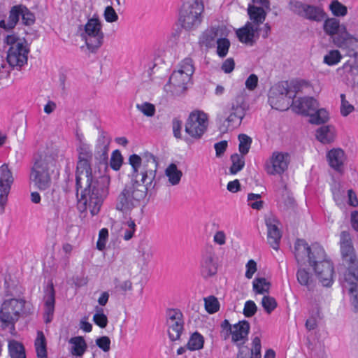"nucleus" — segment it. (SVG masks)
Segmentation results:
<instances>
[{
  "label": "nucleus",
  "instance_id": "obj_19",
  "mask_svg": "<svg viewBox=\"0 0 358 358\" xmlns=\"http://www.w3.org/2000/svg\"><path fill=\"white\" fill-rule=\"evenodd\" d=\"M14 178L7 164L0 166V213H3L8 202V196Z\"/></svg>",
  "mask_w": 358,
  "mask_h": 358
},
{
  "label": "nucleus",
  "instance_id": "obj_36",
  "mask_svg": "<svg viewBox=\"0 0 358 358\" xmlns=\"http://www.w3.org/2000/svg\"><path fill=\"white\" fill-rule=\"evenodd\" d=\"M169 183L172 186L178 185L181 180L182 172L175 164H169L164 171Z\"/></svg>",
  "mask_w": 358,
  "mask_h": 358
},
{
  "label": "nucleus",
  "instance_id": "obj_49",
  "mask_svg": "<svg viewBox=\"0 0 358 358\" xmlns=\"http://www.w3.org/2000/svg\"><path fill=\"white\" fill-rule=\"evenodd\" d=\"M231 159L232 162V165L230 169L231 173L233 174H236L244 167V157L242 155H240L238 154H234L231 155Z\"/></svg>",
  "mask_w": 358,
  "mask_h": 358
},
{
  "label": "nucleus",
  "instance_id": "obj_58",
  "mask_svg": "<svg viewBox=\"0 0 358 358\" xmlns=\"http://www.w3.org/2000/svg\"><path fill=\"white\" fill-rule=\"evenodd\" d=\"M306 3L298 0H290L289 1V9L294 13L302 17Z\"/></svg>",
  "mask_w": 358,
  "mask_h": 358
},
{
  "label": "nucleus",
  "instance_id": "obj_10",
  "mask_svg": "<svg viewBox=\"0 0 358 358\" xmlns=\"http://www.w3.org/2000/svg\"><path fill=\"white\" fill-rule=\"evenodd\" d=\"M203 6L198 0L185 2L180 11L179 21L183 28L192 30L197 28L202 21Z\"/></svg>",
  "mask_w": 358,
  "mask_h": 358
},
{
  "label": "nucleus",
  "instance_id": "obj_37",
  "mask_svg": "<svg viewBox=\"0 0 358 358\" xmlns=\"http://www.w3.org/2000/svg\"><path fill=\"white\" fill-rule=\"evenodd\" d=\"M271 282L264 277H256L252 281V290L256 294H268Z\"/></svg>",
  "mask_w": 358,
  "mask_h": 358
},
{
  "label": "nucleus",
  "instance_id": "obj_48",
  "mask_svg": "<svg viewBox=\"0 0 358 358\" xmlns=\"http://www.w3.org/2000/svg\"><path fill=\"white\" fill-rule=\"evenodd\" d=\"M136 107L139 112L148 117L154 116L156 112L155 105L147 101L137 103Z\"/></svg>",
  "mask_w": 358,
  "mask_h": 358
},
{
  "label": "nucleus",
  "instance_id": "obj_31",
  "mask_svg": "<svg viewBox=\"0 0 358 358\" xmlns=\"http://www.w3.org/2000/svg\"><path fill=\"white\" fill-rule=\"evenodd\" d=\"M337 137V131L332 124L323 125L315 131L316 139L322 144H330L335 141Z\"/></svg>",
  "mask_w": 358,
  "mask_h": 358
},
{
  "label": "nucleus",
  "instance_id": "obj_34",
  "mask_svg": "<svg viewBox=\"0 0 358 358\" xmlns=\"http://www.w3.org/2000/svg\"><path fill=\"white\" fill-rule=\"evenodd\" d=\"M69 344L71 345L70 352L76 357H82L87 348L85 339L81 336L71 338L69 340Z\"/></svg>",
  "mask_w": 358,
  "mask_h": 358
},
{
  "label": "nucleus",
  "instance_id": "obj_62",
  "mask_svg": "<svg viewBox=\"0 0 358 358\" xmlns=\"http://www.w3.org/2000/svg\"><path fill=\"white\" fill-rule=\"evenodd\" d=\"M257 310V306L253 301L248 300L245 303L243 314L247 317L253 316Z\"/></svg>",
  "mask_w": 358,
  "mask_h": 358
},
{
  "label": "nucleus",
  "instance_id": "obj_12",
  "mask_svg": "<svg viewBox=\"0 0 358 358\" xmlns=\"http://www.w3.org/2000/svg\"><path fill=\"white\" fill-rule=\"evenodd\" d=\"M81 37L87 49L91 52H96L103 43L104 34L101 21L95 17L89 19L84 26Z\"/></svg>",
  "mask_w": 358,
  "mask_h": 358
},
{
  "label": "nucleus",
  "instance_id": "obj_47",
  "mask_svg": "<svg viewBox=\"0 0 358 358\" xmlns=\"http://www.w3.org/2000/svg\"><path fill=\"white\" fill-rule=\"evenodd\" d=\"M217 53L220 57H225L230 47L229 41L225 37L222 36L217 39Z\"/></svg>",
  "mask_w": 358,
  "mask_h": 358
},
{
  "label": "nucleus",
  "instance_id": "obj_38",
  "mask_svg": "<svg viewBox=\"0 0 358 358\" xmlns=\"http://www.w3.org/2000/svg\"><path fill=\"white\" fill-rule=\"evenodd\" d=\"M35 350L38 358H48L46 339L42 331L37 332V336L34 342Z\"/></svg>",
  "mask_w": 358,
  "mask_h": 358
},
{
  "label": "nucleus",
  "instance_id": "obj_46",
  "mask_svg": "<svg viewBox=\"0 0 358 358\" xmlns=\"http://www.w3.org/2000/svg\"><path fill=\"white\" fill-rule=\"evenodd\" d=\"M94 310L95 313L93 316L94 322L99 327L105 328L108 324V317L104 313L103 309L96 306Z\"/></svg>",
  "mask_w": 358,
  "mask_h": 358
},
{
  "label": "nucleus",
  "instance_id": "obj_13",
  "mask_svg": "<svg viewBox=\"0 0 358 358\" xmlns=\"http://www.w3.org/2000/svg\"><path fill=\"white\" fill-rule=\"evenodd\" d=\"M294 256L299 264L308 263L310 265L317 259H322L325 252L318 245L310 246L306 241L298 239L294 243Z\"/></svg>",
  "mask_w": 358,
  "mask_h": 358
},
{
  "label": "nucleus",
  "instance_id": "obj_56",
  "mask_svg": "<svg viewBox=\"0 0 358 358\" xmlns=\"http://www.w3.org/2000/svg\"><path fill=\"white\" fill-rule=\"evenodd\" d=\"M123 162V157L120 153V152L117 150H114L112 152L110 160V167L115 170L118 171L121 168Z\"/></svg>",
  "mask_w": 358,
  "mask_h": 358
},
{
  "label": "nucleus",
  "instance_id": "obj_33",
  "mask_svg": "<svg viewBox=\"0 0 358 358\" xmlns=\"http://www.w3.org/2000/svg\"><path fill=\"white\" fill-rule=\"evenodd\" d=\"M302 17L309 20L320 22L326 17V13L320 6L306 3Z\"/></svg>",
  "mask_w": 358,
  "mask_h": 358
},
{
  "label": "nucleus",
  "instance_id": "obj_24",
  "mask_svg": "<svg viewBox=\"0 0 358 358\" xmlns=\"http://www.w3.org/2000/svg\"><path fill=\"white\" fill-rule=\"evenodd\" d=\"M236 34L241 43L252 45L259 38V28L247 22L244 27L236 30Z\"/></svg>",
  "mask_w": 358,
  "mask_h": 358
},
{
  "label": "nucleus",
  "instance_id": "obj_4",
  "mask_svg": "<svg viewBox=\"0 0 358 358\" xmlns=\"http://www.w3.org/2000/svg\"><path fill=\"white\" fill-rule=\"evenodd\" d=\"M147 195V188L140 184H128L118 194L115 208L125 215H131L134 210L139 208Z\"/></svg>",
  "mask_w": 358,
  "mask_h": 358
},
{
  "label": "nucleus",
  "instance_id": "obj_42",
  "mask_svg": "<svg viewBox=\"0 0 358 358\" xmlns=\"http://www.w3.org/2000/svg\"><path fill=\"white\" fill-rule=\"evenodd\" d=\"M8 350L11 358H26L24 346L16 341H10Z\"/></svg>",
  "mask_w": 358,
  "mask_h": 358
},
{
  "label": "nucleus",
  "instance_id": "obj_61",
  "mask_svg": "<svg viewBox=\"0 0 358 358\" xmlns=\"http://www.w3.org/2000/svg\"><path fill=\"white\" fill-rule=\"evenodd\" d=\"M332 194L336 205L342 208L345 202L344 191L341 190L339 187H334L332 188Z\"/></svg>",
  "mask_w": 358,
  "mask_h": 358
},
{
  "label": "nucleus",
  "instance_id": "obj_18",
  "mask_svg": "<svg viewBox=\"0 0 358 358\" xmlns=\"http://www.w3.org/2000/svg\"><path fill=\"white\" fill-rule=\"evenodd\" d=\"M271 10L269 0H252V3L248 6V15L250 18L249 23L259 26L266 20L268 12Z\"/></svg>",
  "mask_w": 358,
  "mask_h": 358
},
{
  "label": "nucleus",
  "instance_id": "obj_15",
  "mask_svg": "<svg viewBox=\"0 0 358 358\" xmlns=\"http://www.w3.org/2000/svg\"><path fill=\"white\" fill-rule=\"evenodd\" d=\"M324 257L317 259L310 266L319 282L324 287H331L335 278L334 267L332 262Z\"/></svg>",
  "mask_w": 358,
  "mask_h": 358
},
{
  "label": "nucleus",
  "instance_id": "obj_25",
  "mask_svg": "<svg viewBox=\"0 0 358 358\" xmlns=\"http://www.w3.org/2000/svg\"><path fill=\"white\" fill-rule=\"evenodd\" d=\"M250 328V324L247 321H241L230 326L229 330L231 336V341L238 346L245 344L248 341Z\"/></svg>",
  "mask_w": 358,
  "mask_h": 358
},
{
  "label": "nucleus",
  "instance_id": "obj_9",
  "mask_svg": "<svg viewBox=\"0 0 358 358\" xmlns=\"http://www.w3.org/2000/svg\"><path fill=\"white\" fill-rule=\"evenodd\" d=\"M248 109V106L244 97L237 96L224 109L220 121H222V124L226 129H235L241 124Z\"/></svg>",
  "mask_w": 358,
  "mask_h": 358
},
{
  "label": "nucleus",
  "instance_id": "obj_5",
  "mask_svg": "<svg viewBox=\"0 0 358 358\" xmlns=\"http://www.w3.org/2000/svg\"><path fill=\"white\" fill-rule=\"evenodd\" d=\"M5 43L8 46L6 59L10 66L20 69L27 64L29 45L24 37L17 34L7 35Z\"/></svg>",
  "mask_w": 358,
  "mask_h": 358
},
{
  "label": "nucleus",
  "instance_id": "obj_17",
  "mask_svg": "<svg viewBox=\"0 0 358 358\" xmlns=\"http://www.w3.org/2000/svg\"><path fill=\"white\" fill-rule=\"evenodd\" d=\"M344 293L348 296L350 304L358 311V268L354 272H345L342 282Z\"/></svg>",
  "mask_w": 358,
  "mask_h": 358
},
{
  "label": "nucleus",
  "instance_id": "obj_57",
  "mask_svg": "<svg viewBox=\"0 0 358 358\" xmlns=\"http://www.w3.org/2000/svg\"><path fill=\"white\" fill-rule=\"evenodd\" d=\"M262 306L264 310L268 313H271L277 307L275 299L270 296H264L262 300Z\"/></svg>",
  "mask_w": 358,
  "mask_h": 358
},
{
  "label": "nucleus",
  "instance_id": "obj_43",
  "mask_svg": "<svg viewBox=\"0 0 358 358\" xmlns=\"http://www.w3.org/2000/svg\"><path fill=\"white\" fill-rule=\"evenodd\" d=\"M310 116V122L316 124L324 123L329 120V113L324 108H317Z\"/></svg>",
  "mask_w": 358,
  "mask_h": 358
},
{
  "label": "nucleus",
  "instance_id": "obj_26",
  "mask_svg": "<svg viewBox=\"0 0 358 358\" xmlns=\"http://www.w3.org/2000/svg\"><path fill=\"white\" fill-rule=\"evenodd\" d=\"M200 270L202 276L204 278H209L217 273V259L214 253L208 252L202 255Z\"/></svg>",
  "mask_w": 358,
  "mask_h": 358
},
{
  "label": "nucleus",
  "instance_id": "obj_51",
  "mask_svg": "<svg viewBox=\"0 0 358 358\" xmlns=\"http://www.w3.org/2000/svg\"><path fill=\"white\" fill-rule=\"evenodd\" d=\"M239 141V152L242 155H246L250 148L252 143V138L246 134H240L238 136Z\"/></svg>",
  "mask_w": 358,
  "mask_h": 358
},
{
  "label": "nucleus",
  "instance_id": "obj_55",
  "mask_svg": "<svg viewBox=\"0 0 358 358\" xmlns=\"http://www.w3.org/2000/svg\"><path fill=\"white\" fill-rule=\"evenodd\" d=\"M342 68L348 72L352 80L355 82L358 77V62L348 61L343 64Z\"/></svg>",
  "mask_w": 358,
  "mask_h": 358
},
{
  "label": "nucleus",
  "instance_id": "obj_28",
  "mask_svg": "<svg viewBox=\"0 0 358 358\" xmlns=\"http://www.w3.org/2000/svg\"><path fill=\"white\" fill-rule=\"evenodd\" d=\"M44 301V320L46 323L52 321L55 303V292L53 284L50 282L45 289Z\"/></svg>",
  "mask_w": 358,
  "mask_h": 358
},
{
  "label": "nucleus",
  "instance_id": "obj_40",
  "mask_svg": "<svg viewBox=\"0 0 358 358\" xmlns=\"http://www.w3.org/2000/svg\"><path fill=\"white\" fill-rule=\"evenodd\" d=\"M343 59L341 51L338 49H331L328 50L323 57V63L329 66H336L339 64Z\"/></svg>",
  "mask_w": 358,
  "mask_h": 358
},
{
  "label": "nucleus",
  "instance_id": "obj_35",
  "mask_svg": "<svg viewBox=\"0 0 358 358\" xmlns=\"http://www.w3.org/2000/svg\"><path fill=\"white\" fill-rule=\"evenodd\" d=\"M20 6H14L11 8L8 17L6 20L0 21V27L4 29H13L19 21L20 18Z\"/></svg>",
  "mask_w": 358,
  "mask_h": 358
},
{
  "label": "nucleus",
  "instance_id": "obj_20",
  "mask_svg": "<svg viewBox=\"0 0 358 358\" xmlns=\"http://www.w3.org/2000/svg\"><path fill=\"white\" fill-rule=\"evenodd\" d=\"M168 334L171 341L180 338L183 331L184 320L182 313L177 309H170L166 313Z\"/></svg>",
  "mask_w": 358,
  "mask_h": 358
},
{
  "label": "nucleus",
  "instance_id": "obj_29",
  "mask_svg": "<svg viewBox=\"0 0 358 358\" xmlns=\"http://www.w3.org/2000/svg\"><path fill=\"white\" fill-rule=\"evenodd\" d=\"M110 138L105 132H100L95 145V156L100 162H106L108 159V153Z\"/></svg>",
  "mask_w": 358,
  "mask_h": 358
},
{
  "label": "nucleus",
  "instance_id": "obj_21",
  "mask_svg": "<svg viewBox=\"0 0 358 358\" xmlns=\"http://www.w3.org/2000/svg\"><path fill=\"white\" fill-rule=\"evenodd\" d=\"M129 164L131 166V177L157 166L154 156L150 154L142 157L133 154L129 157Z\"/></svg>",
  "mask_w": 358,
  "mask_h": 358
},
{
  "label": "nucleus",
  "instance_id": "obj_6",
  "mask_svg": "<svg viewBox=\"0 0 358 358\" xmlns=\"http://www.w3.org/2000/svg\"><path fill=\"white\" fill-rule=\"evenodd\" d=\"M194 72L192 59L189 57L184 59L172 73L169 84L165 85V90L175 95L183 93L190 85Z\"/></svg>",
  "mask_w": 358,
  "mask_h": 358
},
{
  "label": "nucleus",
  "instance_id": "obj_64",
  "mask_svg": "<svg viewBox=\"0 0 358 358\" xmlns=\"http://www.w3.org/2000/svg\"><path fill=\"white\" fill-rule=\"evenodd\" d=\"M96 345L104 352L110 350V341L107 336H102L96 339Z\"/></svg>",
  "mask_w": 358,
  "mask_h": 358
},
{
  "label": "nucleus",
  "instance_id": "obj_59",
  "mask_svg": "<svg viewBox=\"0 0 358 358\" xmlns=\"http://www.w3.org/2000/svg\"><path fill=\"white\" fill-rule=\"evenodd\" d=\"M108 231L106 228H103L99 231V238L96 243V248L99 250L102 251L106 248L108 241Z\"/></svg>",
  "mask_w": 358,
  "mask_h": 358
},
{
  "label": "nucleus",
  "instance_id": "obj_8",
  "mask_svg": "<svg viewBox=\"0 0 358 358\" xmlns=\"http://www.w3.org/2000/svg\"><path fill=\"white\" fill-rule=\"evenodd\" d=\"M286 85L281 83L271 88L268 94V103L273 108L286 110L292 104L293 99L296 97V89L299 90V89L310 88V85L304 81L294 86V90L291 88L287 89Z\"/></svg>",
  "mask_w": 358,
  "mask_h": 358
},
{
  "label": "nucleus",
  "instance_id": "obj_50",
  "mask_svg": "<svg viewBox=\"0 0 358 358\" xmlns=\"http://www.w3.org/2000/svg\"><path fill=\"white\" fill-rule=\"evenodd\" d=\"M20 6V16L22 17V20L24 24L30 26L35 22V16L27 7L22 5Z\"/></svg>",
  "mask_w": 358,
  "mask_h": 358
},
{
  "label": "nucleus",
  "instance_id": "obj_2",
  "mask_svg": "<svg viewBox=\"0 0 358 358\" xmlns=\"http://www.w3.org/2000/svg\"><path fill=\"white\" fill-rule=\"evenodd\" d=\"M329 10L334 17H327L324 21V32L331 38L336 47L345 51L348 56L356 57L358 55V38L350 33L346 24L337 18L348 15L347 6L338 0H332L329 4Z\"/></svg>",
  "mask_w": 358,
  "mask_h": 358
},
{
  "label": "nucleus",
  "instance_id": "obj_23",
  "mask_svg": "<svg viewBox=\"0 0 358 358\" xmlns=\"http://www.w3.org/2000/svg\"><path fill=\"white\" fill-rule=\"evenodd\" d=\"M227 36L226 28L224 27H210L205 30L199 38V44L207 48L215 46L217 39Z\"/></svg>",
  "mask_w": 358,
  "mask_h": 358
},
{
  "label": "nucleus",
  "instance_id": "obj_45",
  "mask_svg": "<svg viewBox=\"0 0 358 358\" xmlns=\"http://www.w3.org/2000/svg\"><path fill=\"white\" fill-rule=\"evenodd\" d=\"M136 224L134 220H129L124 222L121 227V236L125 241L130 240L135 231H136Z\"/></svg>",
  "mask_w": 358,
  "mask_h": 358
},
{
  "label": "nucleus",
  "instance_id": "obj_7",
  "mask_svg": "<svg viewBox=\"0 0 358 358\" xmlns=\"http://www.w3.org/2000/svg\"><path fill=\"white\" fill-rule=\"evenodd\" d=\"M25 303L21 298L3 299L0 304V327L14 331L16 322L24 313Z\"/></svg>",
  "mask_w": 358,
  "mask_h": 358
},
{
  "label": "nucleus",
  "instance_id": "obj_54",
  "mask_svg": "<svg viewBox=\"0 0 358 358\" xmlns=\"http://www.w3.org/2000/svg\"><path fill=\"white\" fill-rule=\"evenodd\" d=\"M250 357L251 358H261V338L259 336H254L252 340Z\"/></svg>",
  "mask_w": 358,
  "mask_h": 358
},
{
  "label": "nucleus",
  "instance_id": "obj_52",
  "mask_svg": "<svg viewBox=\"0 0 358 358\" xmlns=\"http://www.w3.org/2000/svg\"><path fill=\"white\" fill-rule=\"evenodd\" d=\"M205 302V308L206 310L210 313L213 314L219 310L220 308V303L216 297L214 296H210L204 299Z\"/></svg>",
  "mask_w": 358,
  "mask_h": 358
},
{
  "label": "nucleus",
  "instance_id": "obj_63",
  "mask_svg": "<svg viewBox=\"0 0 358 358\" xmlns=\"http://www.w3.org/2000/svg\"><path fill=\"white\" fill-rule=\"evenodd\" d=\"M104 18L108 22H115L118 20V15L114 8L108 6L105 8L103 13Z\"/></svg>",
  "mask_w": 358,
  "mask_h": 358
},
{
  "label": "nucleus",
  "instance_id": "obj_30",
  "mask_svg": "<svg viewBox=\"0 0 358 358\" xmlns=\"http://www.w3.org/2000/svg\"><path fill=\"white\" fill-rule=\"evenodd\" d=\"M267 227L268 241L274 250L278 249L281 233L279 229V222L275 218H268L266 221Z\"/></svg>",
  "mask_w": 358,
  "mask_h": 358
},
{
  "label": "nucleus",
  "instance_id": "obj_14",
  "mask_svg": "<svg viewBox=\"0 0 358 358\" xmlns=\"http://www.w3.org/2000/svg\"><path fill=\"white\" fill-rule=\"evenodd\" d=\"M290 163V155L287 152L274 151L264 164V169L270 176L283 174Z\"/></svg>",
  "mask_w": 358,
  "mask_h": 358
},
{
  "label": "nucleus",
  "instance_id": "obj_39",
  "mask_svg": "<svg viewBox=\"0 0 358 358\" xmlns=\"http://www.w3.org/2000/svg\"><path fill=\"white\" fill-rule=\"evenodd\" d=\"M296 278L298 282L306 287L308 289H311L315 286V281L313 276L305 268H299L296 272Z\"/></svg>",
  "mask_w": 358,
  "mask_h": 358
},
{
  "label": "nucleus",
  "instance_id": "obj_22",
  "mask_svg": "<svg viewBox=\"0 0 358 358\" xmlns=\"http://www.w3.org/2000/svg\"><path fill=\"white\" fill-rule=\"evenodd\" d=\"M329 166L338 173H343L348 159L345 152L341 148H334L326 154Z\"/></svg>",
  "mask_w": 358,
  "mask_h": 358
},
{
  "label": "nucleus",
  "instance_id": "obj_16",
  "mask_svg": "<svg viewBox=\"0 0 358 358\" xmlns=\"http://www.w3.org/2000/svg\"><path fill=\"white\" fill-rule=\"evenodd\" d=\"M340 247L342 257L348 264L345 272H354L356 268H358V259L355 255L351 236L348 232L342 231L341 233Z\"/></svg>",
  "mask_w": 358,
  "mask_h": 358
},
{
  "label": "nucleus",
  "instance_id": "obj_44",
  "mask_svg": "<svg viewBox=\"0 0 358 358\" xmlns=\"http://www.w3.org/2000/svg\"><path fill=\"white\" fill-rule=\"evenodd\" d=\"M261 194L248 193L247 195V204L256 210L263 209L264 201L262 199Z\"/></svg>",
  "mask_w": 358,
  "mask_h": 358
},
{
  "label": "nucleus",
  "instance_id": "obj_27",
  "mask_svg": "<svg viewBox=\"0 0 358 358\" xmlns=\"http://www.w3.org/2000/svg\"><path fill=\"white\" fill-rule=\"evenodd\" d=\"M292 109L297 113L310 115L318 107V103L313 97L299 98L293 99Z\"/></svg>",
  "mask_w": 358,
  "mask_h": 358
},
{
  "label": "nucleus",
  "instance_id": "obj_41",
  "mask_svg": "<svg viewBox=\"0 0 358 358\" xmlns=\"http://www.w3.org/2000/svg\"><path fill=\"white\" fill-rule=\"evenodd\" d=\"M204 338L198 333H193L187 343V348L191 351L199 350L203 348Z\"/></svg>",
  "mask_w": 358,
  "mask_h": 358
},
{
  "label": "nucleus",
  "instance_id": "obj_32",
  "mask_svg": "<svg viewBox=\"0 0 358 358\" xmlns=\"http://www.w3.org/2000/svg\"><path fill=\"white\" fill-rule=\"evenodd\" d=\"M157 166L155 168L148 169L143 172H141L137 175L131 177V182L130 184H140L142 187L148 188L152 185L156 177Z\"/></svg>",
  "mask_w": 358,
  "mask_h": 358
},
{
  "label": "nucleus",
  "instance_id": "obj_53",
  "mask_svg": "<svg viewBox=\"0 0 358 358\" xmlns=\"http://www.w3.org/2000/svg\"><path fill=\"white\" fill-rule=\"evenodd\" d=\"M341 107L340 112L343 117H347L355 110L353 105L349 103L345 99V94H341Z\"/></svg>",
  "mask_w": 358,
  "mask_h": 358
},
{
  "label": "nucleus",
  "instance_id": "obj_3",
  "mask_svg": "<svg viewBox=\"0 0 358 358\" xmlns=\"http://www.w3.org/2000/svg\"><path fill=\"white\" fill-rule=\"evenodd\" d=\"M56 166L55 157L45 153H39L34 159L29 181L39 190L44 191L51 186V173Z\"/></svg>",
  "mask_w": 358,
  "mask_h": 358
},
{
  "label": "nucleus",
  "instance_id": "obj_11",
  "mask_svg": "<svg viewBox=\"0 0 358 358\" xmlns=\"http://www.w3.org/2000/svg\"><path fill=\"white\" fill-rule=\"evenodd\" d=\"M208 126V114L201 110H194L186 120L185 131L192 139L199 140L207 131Z\"/></svg>",
  "mask_w": 358,
  "mask_h": 358
},
{
  "label": "nucleus",
  "instance_id": "obj_60",
  "mask_svg": "<svg viewBox=\"0 0 358 358\" xmlns=\"http://www.w3.org/2000/svg\"><path fill=\"white\" fill-rule=\"evenodd\" d=\"M245 277L247 279L250 280L254 277L255 273L257 271V263L254 259H250L245 264Z\"/></svg>",
  "mask_w": 358,
  "mask_h": 358
},
{
  "label": "nucleus",
  "instance_id": "obj_1",
  "mask_svg": "<svg viewBox=\"0 0 358 358\" xmlns=\"http://www.w3.org/2000/svg\"><path fill=\"white\" fill-rule=\"evenodd\" d=\"M78 162L76 181L77 192H80L78 205L80 210L88 209L94 216L99 213L104 199L108 195L110 178L108 175L96 178L93 174L91 145L83 135H78Z\"/></svg>",
  "mask_w": 358,
  "mask_h": 358
}]
</instances>
